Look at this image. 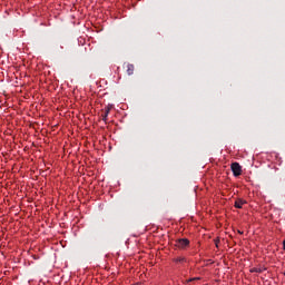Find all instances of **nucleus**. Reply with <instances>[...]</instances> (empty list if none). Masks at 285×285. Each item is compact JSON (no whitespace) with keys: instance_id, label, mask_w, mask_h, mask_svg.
I'll return each mask as SVG.
<instances>
[{"instance_id":"9","label":"nucleus","mask_w":285,"mask_h":285,"mask_svg":"<svg viewBox=\"0 0 285 285\" xmlns=\"http://www.w3.org/2000/svg\"><path fill=\"white\" fill-rule=\"evenodd\" d=\"M176 262H184V258H178Z\"/></svg>"},{"instance_id":"5","label":"nucleus","mask_w":285,"mask_h":285,"mask_svg":"<svg viewBox=\"0 0 285 285\" xmlns=\"http://www.w3.org/2000/svg\"><path fill=\"white\" fill-rule=\"evenodd\" d=\"M244 204H246V200L244 199H237L234 204L235 208H242V206H244Z\"/></svg>"},{"instance_id":"1","label":"nucleus","mask_w":285,"mask_h":285,"mask_svg":"<svg viewBox=\"0 0 285 285\" xmlns=\"http://www.w3.org/2000/svg\"><path fill=\"white\" fill-rule=\"evenodd\" d=\"M230 168L234 177H239V175H242V165H239V163H233Z\"/></svg>"},{"instance_id":"6","label":"nucleus","mask_w":285,"mask_h":285,"mask_svg":"<svg viewBox=\"0 0 285 285\" xmlns=\"http://www.w3.org/2000/svg\"><path fill=\"white\" fill-rule=\"evenodd\" d=\"M250 273H264V268L262 267H254Z\"/></svg>"},{"instance_id":"8","label":"nucleus","mask_w":285,"mask_h":285,"mask_svg":"<svg viewBox=\"0 0 285 285\" xmlns=\"http://www.w3.org/2000/svg\"><path fill=\"white\" fill-rule=\"evenodd\" d=\"M197 279H199V278H190L188 282H195Z\"/></svg>"},{"instance_id":"3","label":"nucleus","mask_w":285,"mask_h":285,"mask_svg":"<svg viewBox=\"0 0 285 285\" xmlns=\"http://www.w3.org/2000/svg\"><path fill=\"white\" fill-rule=\"evenodd\" d=\"M108 115H110V107H106L102 111V120L108 121Z\"/></svg>"},{"instance_id":"2","label":"nucleus","mask_w":285,"mask_h":285,"mask_svg":"<svg viewBox=\"0 0 285 285\" xmlns=\"http://www.w3.org/2000/svg\"><path fill=\"white\" fill-rule=\"evenodd\" d=\"M190 240H188L187 238H179L176 240L175 246L177 248H186V246H189Z\"/></svg>"},{"instance_id":"7","label":"nucleus","mask_w":285,"mask_h":285,"mask_svg":"<svg viewBox=\"0 0 285 285\" xmlns=\"http://www.w3.org/2000/svg\"><path fill=\"white\" fill-rule=\"evenodd\" d=\"M215 244H216V248H219V239H216Z\"/></svg>"},{"instance_id":"4","label":"nucleus","mask_w":285,"mask_h":285,"mask_svg":"<svg viewBox=\"0 0 285 285\" xmlns=\"http://www.w3.org/2000/svg\"><path fill=\"white\" fill-rule=\"evenodd\" d=\"M135 73V65L128 63L127 65V75H134Z\"/></svg>"}]
</instances>
